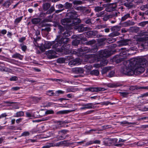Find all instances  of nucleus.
I'll use <instances>...</instances> for the list:
<instances>
[{
    "label": "nucleus",
    "mask_w": 148,
    "mask_h": 148,
    "mask_svg": "<svg viewBox=\"0 0 148 148\" xmlns=\"http://www.w3.org/2000/svg\"><path fill=\"white\" fill-rule=\"evenodd\" d=\"M147 64V61L145 58L138 57L124 61L121 71L127 75L131 76L134 74L136 75L143 73Z\"/></svg>",
    "instance_id": "1"
},
{
    "label": "nucleus",
    "mask_w": 148,
    "mask_h": 148,
    "mask_svg": "<svg viewBox=\"0 0 148 148\" xmlns=\"http://www.w3.org/2000/svg\"><path fill=\"white\" fill-rule=\"evenodd\" d=\"M96 41L94 40L89 41L86 42L87 45H91L92 48L91 49H89L88 47H84L78 49V51L79 52H86L85 53H95L97 51L98 47L99 44L98 43H96Z\"/></svg>",
    "instance_id": "2"
},
{
    "label": "nucleus",
    "mask_w": 148,
    "mask_h": 148,
    "mask_svg": "<svg viewBox=\"0 0 148 148\" xmlns=\"http://www.w3.org/2000/svg\"><path fill=\"white\" fill-rule=\"evenodd\" d=\"M67 16L69 18H65L61 20L62 24L63 25H69L70 23L73 22L74 20L75 19L77 15L76 12L73 11L68 13L67 14Z\"/></svg>",
    "instance_id": "3"
},
{
    "label": "nucleus",
    "mask_w": 148,
    "mask_h": 148,
    "mask_svg": "<svg viewBox=\"0 0 148 148\" xmlns=\"http://www.w3.org/2000/svg\"><path fill=\"white\" fill-rule=\"evenodd\" d=\"M68 132V131L67 130H65L59 131L58 134H60V135L57 136L56 137L57 140L56 141L63 140L69 136L68 135L65 136V135L66 133Z\"/></svg>",
    "instance_id": "4"
},
{
    "label": "nucleus",
    "mask_w": 148,
    "mask_h": 148,
    "mask_svg": "<svg viewBox=\"0 0 148 148\" xmlns=\"http://www.w3.org/2000/svg\"><path fill=\"white\" fill-rule=\"evenodd\" d=\"M111 51L107 50H101L99 52V56L100 57H107L111 55Z\"/></svg>",
    "instance_id": "5"
},
{
    "label": "nucleus",
    "mask_w": 148,
    "mask_h": 148,
    "mask_svg": "<svg viewBox=\"0 0 148 148\" xmlns=\"http://www.w3.org/2000/svg\"><path fill=\"white\" fill-rule=\"evenodd\" d=\"M86 91H89L92 92H97L103 90V88L99 87H90L86 88L85 89Z\"/></svg>",
    "instance_id": "6"
},
{
    "label": "nucleus",
    "mask_w": 148,
    "mask_h": 148,
    "mask_svg": "<svg viewBox=\"0 0 148 148\" xmlns=\"http://www.w3.org/2000/svg\"><path fill=\"white\" fill-rule=\"evenodd\" d=\"M117 5L116 3H114L109 5L106 10L108 12H110L115 10L116 7Z\"/></svg>",
    "instance_id": "7"
},
{
    "label": "nucleus",
    "mask_w": 148,
    "mask_h": 148,
    "mask_svg": "<svg viewBox=\"0 0 148 148\" xmlns=\"http://www.w3.org/2000/svg\"><path fill=\"white\" fill-rule=\"evenodd\" d=\"M83 36L82 35H80L79 36V37H77V38L76 39L72 42V45L74 46H77L79 44L80 41L82 40L83 38Z\"/></svg>",
    "instance_id": "8"
},
{
    "label": "nucleus",
    "mask_w": 148,
    "mask_h": 148,
    "mask_svg": "<svg viewBox=\"0 0 148 148\" xmlns=\"http://www.w3.org/2000/svg\"><path fill=\"white\" fill-rule=\"evenodd\" d=\"M127 2L125 3L124 5L127 7L128 8H131L133 7V5L132 2L134 0H126Z\"/></svg>",
    "instance_id": "9"
},
{
    "label": "nucleus",
    "mask_w": 148,
    "mask_h": 148,
    "mask_svg": "<svg viewBox=\"0 0 148 148\" xmlns=\"http://www.w3.org/2000/svg\"><path fill=\"white\" fill-rule=\"evenodd\" d=\"M111 143L112 145H114V146L119 147H121L122 146V144H116L117 143L118 139L116 138L110 139Z\"/></svg>",
    "instance_id": "10"
},
{
    "label": "nucleus",
    "mask_w": 148,
    "mask_h": 148,
    "mask_svg": "<svg viewBox=\"0 0 148 148\" xmlns=\"http://www.w3.org/2000/svg\"><path fill=\"white\" fill-rule=\"evenodd\" d=\"M54 43V41L51 42H46L44 45V47L46 49H49L51 48V46L53 45Z\"/></svg>",
    "instance_id": "11"
},
{
    "label": "nucleus",
    "mask_w": 148,
    "mask_h": 148,
    "mask_svg": "<svg viewBox=\"0 0 148 148\" xmlns=\"http://www.w3.org/2000/svg\"><path fill=\"white\" fill-rule=\"evenodd\" d=\"M54 43L52 46V48L53 49H56L58 46H60L62 45V41H60L58 39V41H54Z\"/></svg>",
    "instance_id": "12"
},
{
    "label": "nucleus",
    "mask_w": 148,
    "mask_h": 148,
    "mask_svg": "<svg viewBox=\"0 0 148 148\" xmlns=\"http://www.w3.org/2000/svg\"><path fill=\"white\" fill-rule=\"evenodd\" d=\"M83 106H85L87 109L94 108V105L92 103H88L86 104L83 105Z\"/></svg>",
    "instance_id": "13"
},
{
    "label": "nucleus",
    "mask_w": 148,
    "mask_h": 148,
    "mask_svg": "<svg viewBox=\"0 0 148 148\" xmlns=\"http://www.w3.org/2000/svg\"><path fill=\"white\" fill-rule=\"evenodd\" d=\"M79 61L78 59L76 58L74 60H71L69 64L71 65H76L79 63Z\"/></svg>",
    "instance_id": "14"
},
{
    "label": "nucleus",
    "mask_w": 148,
    "mask_h": 148,
    "mask_svg": "<svg viewBox=\"0 0 148 148\" xmlns=\"http://www.w3.org/2000/svg\"><path fill=\"white\" fill-rule=\"evenodd\" d=\"M12 57L13 58H18L20 60H22L23 58V56L18 53L14 54Z\"/></svg>",
    "instance_id": "15"
},
{
    "label": "nucleus",
    "mask_w": 148,
    "mask_h": 148,
    "mask_svg": "<svg viewBox=\"0 0 148 148\" xmlns=\"http://www.w3.org/2000/svg\"><path fill=\"white\" fill-rule=\"evenodd\" d=\"M111 67H107L104 68L102 71V72L103 74L108 73L110 71L111 69Z\"/></svg>",
    "instance_id": "16"
},
{
    "label": "nucleus",
    "mask_w": 148,
    "mask_h": 148,
    "mask_svg": "<svg viewBox=\"0 0 148 148\" xmlns=\"http://www.w3.org/2000/svg\"><path fill=\"white\" fill-rule=\"evenodd\" d=\"M111 142L110 138H107L104 140L103 143L106 145L110 146L112 145Z\"/></svg>",
    "instance_id": "17"
},
{
    "label": "nucleus",
    "mask_w": 148,
    "mask_h": 148,
    "mask_svg": "<svg viewBox=\"0 0 148 148\" xmlns=\"http://www.w3.org/2000/svg\"><path fill=\"white\" fill-rule=\"evenodd\" d=\"M40 21V19L39 18H34L32 20V22L33 24H36L38 23Z\"/></svg>",
    "instance_id": "18"
},
{
    "label": "nucleus",
    "mask_w": 148,
    "mask_h": 148,
    "mask_svg": "<svg viewBox=\"0 0 148 148\" xmlns=\"http://www.w3.org/2000/svg\"><path fill=\"white\" fill-rule=\"evenodd\" d=\"M135 24V23L134 22L129 21L125 22L124 25L125 26H129L131 25H133Z\"/></svg>",
    "instance_id": "19"
},
{
    "label": "nucleus",
    "mask_w": 148,
    "mask_h": 148,
    "mask_svg": "<svg viewBox=\"0 0 148 148\" xmlns=\"http://www.w3.org/2000/svg\"><path fill=\"white\" fill-rule=\"evenodd\" d=\"M12 2V0H9L5 1L4 4V6L6 8H8Z\"/></svg>",
    "instance_id": "20"
},
{
    "label": "nucleus",
    "mask_w": 148,
    "mask_h": 148,
    "mask_svg": "<svg viewBox=\"0 0 148 148\" xmlns=\"http://www.w3.org/2000/svg\"><path fill=\"white\" fill-rule=\"evenodd\" d=\"M130 17V13H127L122 17L121 21H124L126 20L127 18Z\"/></svg>",
    "instance_id": "21"
},
{
    "label": "nucleus",
    "mask_w": 148,
    "mask_h": 148,
    "mask_svg": "<svg viewBox=\"0 0 148 148\" xmlns=\"http://www.w3.org/2000/svg\"><path fill=\"white\" fill-rule=\"evenodd\" d=\"M71 112L70 111L68 110H64L60 111L56 113L57 114H67Z\"/></svg>",
    "instance_id": "22"
},
{
    "label": "nucleus",
    "mask_w": 148,
    "mask_h": 148,
    "mask_svg": "<svg viewBox=\"0 0 148 148\" xmlns=\"http://www.w3.org/2000/svg\"><path fill=\"white\" fill-rule=\"evenodd\" d=\"M90 74L92 75L98 76L99 74V72L97 70H93L90 72Z\"/></svg>",
    "instance_id": "23"
},
{
    "label": "nucleus",
    "mask_w": 148,
    "mask_h": 148,
    "mask_svg": "<svg viewBox=\"0 0 148 148\" xmlns=\"http://www.w3.org/2000/svg\"><path fill=\"white\" fill-rule=\"evenodd\" d=\"M56 51L52 50H49L46 52V54L48 56H51L55 54Z\"/></svg>",
    "instance_id": "24"
},
{
    "label": "nucleus",
    "mask_w": 148,
    "mask_h": 148,
    "mask_svg": "<svg viewBox=\"0 0 148 148\" xmlns=\"http://www.w3.org/2000/svg\"><path fill=\"white\" fill-rule=\"evenodd\" d=\"M51 5L50 4L48 3H46L43 5V9L44 10L46 11L50 7Z\"/></svg>",
    "instance_id": "25"
},
{
    "label": "nucleus",
    "mask_w": 148,
    "mask_h": 148,
    "mask_svg": "<svg viewBox=\"0 0 148 148\" xmlns=\"http://www.w3.org/2000/svg\"><path fill=\"white\" fill-rule=\"evenodd\" d=\"M54 146L53 143H47L46 145L43 146L42 148H49L51 147H54Z\"/></svg>",
    "instance_id": "26"
},
{
    "label": "nucleus",
    "mask_w": 148,
    "mask_h": 148,
    "mask_svg": "<svg viewBox=\"0 0 148 148\" xmlns=\"http://www.w3.org/2000/svg\"><path fill=\"white\" fill-rule=\"evenodd\" d=\"M104 8L103 7L97 6L95 8V10L96 12H99L103 10Z\"/></svg>",
    "instance_id": "27"
},
{
    "label": "nucleus",
    "mask_w": 148,
    "mask_h": 148,
    "mask_svg": "<svg viewBox=\"0 0 148 148\" xmlns=\"http://www.w3.org/2000/svg\"><path fill=\"white\" fill-rule=\"evenodd\" d=\"M24 115V113L23 111H20L17 112L16 114V115L14 116L16 117H19L23 116Z\"/></svg>",
    "instance_id": "28"
},
{
    "label": "nucleus",
    "mask_w": 148,
    "mask_h": 148,
    "mask_svg": "<svg viewBox=\"0 0 148 148\" xmlns=\"http://www.w3.org/2000/svg\"><path fill=\"white\" fill-rule=\"evenodd\" d=\"M22 16H21L15 19L14 21V24L17 25L22 20Z\"/></svg>",
    "instance_id": "29"
},
{
    "label": "nucleus",
    "mask_w": 148,
    "mask_h": 148,
    "mask_svg": "<svg viewBox=\"0 0 148 148\" xmlns=\"http://www.w3.org/2000/svg\"><path fill=\"white\" fill-rule=\"evenodd\" d=\"M46 94L49 96H55V93H54L53 90H49L47 91Z\"/></svg>",
    "instance_id": "30"
},
{
    "label": "nucleus",
    "mask_w": 148,
    "mask_h": 148,
    "mask_svg": "<svg viewBox=\"0 0 148 148\" xmlns=\"http://www.w3.org/2000/svg\"><path fill=\"white\" fill-rule=\"evenodd\" d=\"M55 10L54 7L52 6L50 9L47 11L46 13L47 14H49L52 13Z\"/></svg>",
    "instance_id": "31"
},
{
    "label": "nucleus",
    "mask_w": 148,
    "mask_h": 148,
    "mask_svg": "<svg viewBox=\"0 0 148 148\" xmlns=\"http://www.w3.org/2000/svg\"><path fill=\"white\" fill-rule=\"evenodd\" d=\"M64 93V91L60 90H58L56 91L55 95L58 96H59L60 94H62Z\"/></svg>",
    "instance_id": "32"
},
{
    "label": "nucleus",
    "mask_w": 148,
    "mask_h": 148,
    "mask_svg": "<svg viewBox=\"0 0 148 148\" xmlns=\"http://www.w3.org/2000/svg\"><path fill=\"white\" fill-rule=\"evenodd\" d=\"M108 62V60L106 59H103L100 62L101 66H104L107 64Z\"/></svg>",
    "instance_id": "33"
},
{
    "label": "nucleus",
    "mask_w": 148,
    "mask_h": 148,
    "mask_svg": "<svg viewBox=\"0 0 148 148\" xmlns=\"http://www.w3.org/2000/svg\"><path fill=\"white\" fill-rule=\"evenodd\" d=\"M57 123L58 125L56 128H59L62 127V124H63L64 122L61 121H59L57 122Z\"/></svg>",
    "instance_id": "34"
},
{
    "label": "nucleus",
    "mask_w": 148,
    "mask_h": 148,
    "mask_svg": "<svg viewBox=\"0 0 148 148\" xmlns=\"http://www.w3.org/2000/svg\"><path fill=\"white\" fill-rule=\"evenodd\" d=\"M60 41H62V44H64L65 45L68 41V40L67 38H61L60 40H59Z\"/></svg>",
    "instance_id": "35"
},
{
    "label": "nucleus",
    "mask_w": 148,
    "mask_h": 148,
    "mask_svg": "<svg viewBox=\"0 0 148 148\" xmlns=\"http://www.w3.org/2000/svg\"><path fill=\"white\" fill-rule=\"evenodd\" d=\"M7 31L6 29H3L2 30H0V36H1L6 34Z\"/></svg>",
    "instance_id": "36"
},
{
    "label": "nucleus",
    "mask_w": 148,
    "mask_h": 148,
    "mask_svg": "<svg viewBox=\"0 0 148 148\" xmlns=\"http://www.w3.org/2000/svg\"><path fill=\"white\" fill-rule=\"evenodd\" d=\"M62 145H64L65 146H67L69 145V140H63L61 141Z\"/></svg>",
    "instance_id": "37"
},
{
    "label": "nucleus",
    "mask_w": 148,
    "mask_h": 148,
    "mask_svg": "<svg viewBox=\"0 0 148 148\" xmlns=\"http://www.w3.org/2000/svg\"><path fill=\"white\" fill-rule=\"evenodd\" d=\"M114 72L113 71H109L107 76L109 77H112L114 76Z\"/></svg>",
    "instance_id": "38"
},
{
    "label": "nucleus",
    "mask_w": 148,
    "mask_h": 148,
    "mask_svg": "<svg viewBox=\"0 0 148 148\" xmlns=\"http://www.w3.org/2000/svg\"><path fill=\"white\" fill-rule=\"evenodd\" d=\"M26 116L27 117H35V115L32 113H30L28 112H26Z\"/></svg>",
    "instance_id": "39"
},
{
    "label": "nucleus",
    "mask_w": 148,
    "mask_h": 148,
    "mask_svg": "<svg viewBox=\"0 0 148 148\" xmlns=\"http://www.w3.org/2000/svg\"><path fill=\"white\" fill-rule=\"evenodd\" d=\"M119 93L123 97H127L129 94V93L127 92H120Z\"/></svg>",
    "instance_id": "40"
},
{
    "label": "nucleus",
    "mask_w": 148,
    "mask_h": 148,
    "mask_svg": "<svg viewBox=\"0 0 148 148\" xmlns=\"http://www.w3.org/2000/svg\"><path fill=\"white\" fill-rule=\"evenodd\" d=\"M76 90V89L73 88H71L67 89L66 90V93H68L71 92H73Z\"/></svg>",
    "instance_id": "41"
},
{
    "label": "nucleus",
    "mask_w": 148,
    "mask_h": 148,
    "mask_svg": "<svg viewBox=\"0 0 148 148\" xmlns=\"http://www.w3.org/2000/svg\"><path fill=\"white\" fill-rule=\"evenodd\" d=\"M112 16L110 15H107L105 16L103 18V20L105 21H107L108 19L109 18H112Z\"/></svg>",
    "instance_id": "42"
},
{
    "label": "nucleus",
    "mask_w": 148,
    "mask_h": 148,
    "mask_svg": "<svg viewBox=\"0 0 148 148\" xmlns=\"http://www.w3.org/2000/svg\"><path fill=\"white\" fill-rule=\"evenodd\" d=\"M65 62V60L64 58H60L57 60L58 62L60 63H64Z\"/></svg>",
    "instance_id": "43"
},
{
    "label": "nucleus",
    "mask_w": 148,
    "mask_h": 148,
    "mask_svg": "<svg viewBox=\"0 0 148 148\" xmlns=\"http://www.w3.org/2000/svg\"><path fill=\"white\" fill-rule=\"evenodd\" d=\"M119 32H114L111 33L110 34V35L111 36L114 37L118 36L119 35Z\"/></svg>",
    "instance_id": "44"
},
{
    "label": "nucleus",
    "mask_w": 148,
    "mask_h": 148,
    "mask_svg": "<svg viewBox=\"0 0 148 148\" xmlns=\"http://www.w3.org/2000/svg\"><path fill=\"white\" fill-rule=\"evenodd\" d=\"M18 79L17 77L16 76H13L12 77L10 78V81H16Z\"/></svg>",
    "instance_id": "45"
},
{
    "label": "nucleus",
    "mask_w": 148,
    "mask_h": 148,
    "mask_svg": "<svg viewBox=\"0 0 148 148\" xmlns=\"http://www.w3.org/2000/svg\"><path fill=\"white\" fill-rule=\"evenodd\" d=\"M129 41V40H123L122 42V44L124 45H128V42Z\"/></svg>",
    "instance_id": "46"
},
{
    "label": "nucleus",
    "mask_w": 148,
    "mask_h": 148,
    "mask_svg": "<svg viewBox=\"0 0 148 148\" xmlns=\"http://www.w3.org/2000/svg\"><path fill=\"white\" fill-rule=\"evenodd\" d=\"M73 4L76 5H80L83 2L80 1L76 0L73 2Z\"/></svg>",
    "instance_id": "47"
},
{
    "label": "nucleus",
    "mask_w": 148,
    "mask_h": 148,
    "mask_svg": "<svg viewBox=\"0 0 148 148\" xmlns=\"http://www.w3.org/2000/svg\"><path fill=\"white\" fill-rule=\"evenodd\" d=\"M65 8L66 9L69 8L71 7L72 4L71 3L66 2L65 3Z\"/></svg>",
    "instance_id": "48"
},
{
    "label": "nucleus",
    "mask_w": 148,
    "mask_h": 148,
    "mask_svg": "<svg viewBox=\"0 0 148 148\" xmlns=\"http://www.w3.org/2000/svg\"><path fill=\"white\" fill-rule=\"evenodd\" d=\"M29 133L28 132H25L21 134V136H27L29 135Z\"/></svg>",
    "instance_id": "49"
},
{
    "label": "nucleus",
    "mask_w": 148,
    "mask_h": 148,
    "mask_svg": "<svg viewBox=\"0 0 148 148\" xmlns=\"http://www.w3.org/2000/svg\"><path fill=\"white\" fill-rule=\"evenodd\" d=\"M148 9V4L146 5H143L140 7V9L142 10H144Z\"/></svg>",
    "instance_id": "50"
},
{
    "label": "nucleus",
    "mask_w": 148,
    "mask_h": 148,
    "mask_svg": "<svg viewBox=\"0 0 148 148\" xmlns=\"http://www.w3.org/2000/svg\"><path fill=\"white\" fill-rule=\"evenodd\" d=\"M45 113L47 114H53L54 113V111L52 110H49L46 111Z\"/></svg>",
    "instance_id": "51"
},
{
    "label": "nucleus",
    "mask_w": 148,
    "mask_h": 148,
    "mask_svg": "<svg viewBox=\"0 0 148 148\" xmlns=\"http://www.w3.org/2000/svg\"><path fill=\"white\" fill-rule=\"evenodd\" d=\"M84 30V28L82 26H79L78 28V31L79 32H82Z\"/></svg>",
    "instance_id": "52"
},
{
    "label": "nucleus",
    "mask_w": 148,
    "mask_h": 148,
    "mask_svg": "<svg viewBox=\"0 0 148 148\" xmlns=\"http://www.w3.org/2000/svg\"><path fill=\"white\" fill-rule=\"evenodd\" d=\"M76 71H77L79 73H83L84 72L83 70L81 68H77L76 69Z\"/></svg>",
    "instance_id": "53"
},
{
    "label": "nucleus",
    "mask_w": 148,
    "mask_h": 148,
    "mask_svg": "<svg viewBox=\"0 0 148 148\" xmlns=\"http://www.w3.org/2000/svg\"><path fill=\"white\" fill-rule=\"evenodd\" d=\"M145 143L144 142L141 141H139L137 143V146H142Z\"/></svg>",
    "instance_id": "54"
},
{
    "label": "nucleus",
    "mask_w": 148,
    "mask_h": 148,
    "mask_svg": "<svg viewBox=\"0 0 148 148\" xmlns=\"http://www.w3.org/2000/svg\"><path fill=\"white\" fill-rule=\"evenodd\" d=\"M148 23V21H143L142 22H141L139 23V25L144 26L146 24Z\"/></svg>",
    "instance_id": "55"
},
{
    "label": "nucleus",
    "mask_w": 148,
    "mask_h": 148,
    "mask_svg": "<svg viewBox=\"0 0 148 148\" xmlns=\"http://www.w3.org/2000/svg\"><path fill=\"white\" fill-rule=\"evenodd\" d=\"M71 33L68 31H66L64 33V35L65 36H70Z\"/></svg>",
    "instance_id": "56"
},
{
    "label": "nucleus",
    "mask_w": 148,
    "mask_h": 148,
    "mask_svg": "<svg viewBox=\"0 0 148 148\" xmlns=\"http://www.w3.org/2000/svg\"><path fill=\"white\" fill-rule=\"evenodd\" d=\"M21 48L22 50L23 51H25L27 49V46L26 45H21Z\"/></svg>",
    "instance_id": "57"
},
{
    "label": "nucleus",
    "mask_w": 148,
    "mask_h": 148,
    "mask_svg": "<svg viewBox=\"0 0 148 148\" xmlns=\"http://www.w3.org/2000/svg\"><path fill=\"white\" fill-rule=\"evenodd\" d=\"M51 80L53 81H56L59 82H62L63 81L62 79H51Z\"/></svg>",
    "instance_id": "58"
},
{
    "label": "nucleus",
    "mask_w": 148,
    "mask_h": 148,
    "mask_svg": "<svg viewBox=\"0 0 148 148\" xmlns=\"http://www.w3.org/2000/svg\"><path fill=\"white\" fill-rule=\"evenodd\" d=\"M40 39V38L39 37H38L37 38L36 37V38H34V44L36 46L38 45H36L35 44V43H36L37 41L38 40H39Z\"/></svg>",
    "instance_id": "59"
},
{
    "label": "nucleus",
    "mask_w": 148,
    "mask_h": 148,
    "mask_svg": "<svg viewBox=\"0 0 148 148\" xmlns=\"http://www.w3.org/2000/svg\"><path fill=\"white\" fill-rule=\"evenodd\" d=\"M53 145H55L54 146H62L61 141L57 143L56 144L53 143Z\"/></svg>",
    "instance_id": "60"
},
{
    "label": "nucleus",
    "mask_w": 148,
    "mask_h": 148,
    "mask_svg": "<svg viewBox=\"0 0 148 148\" xmlns=\"http://www.w3.org/2000/svg\"><path fill=\"white\" fill-rule=\"evenodd\" d=\"M93 143V141H90L87 142L85 145V146H86L92 144Z\"/></svg>",
    "instance_id": "61"
},
{
    "label": "nucleus",
    "mask_w": 148,
    "mask_h": 148,
    "mask_svg": "<svg viewBox=\"0 0 148 148\" xmlns=\"http://www.w3.org/2000/svg\"><path fill=\"white\" fill-rule=\"evenodd\" d=\"M105 14L104 11H102L100 12L98 14L99 16H103Z\"/></svg>",
    "instance_id": "62"
},
{
    "label": "nucleus",
    "mask_w": 148,
    "mask_h": 148,
    "mask_svg": "<svg viewBox=\"0 0 148 148\" xmlns=\"http://www.w3.org/2000/svg\"><path fill=\"white\" fill-rule=\"evenodd\" d=\"M26 38L25 37H23L19 39L18 41L20 42H23L25 40Z\"/></svg>",
    "instance_id": "63"
},
{
    "label": "nucleus",
    "mask_w": 148,
    "mask_h": 148,
    "mask_svg": "<svg viewBox=\"0 0 148 148\" xmlns=\"http://www.w3.org/2000/svg\"><path fill=\"white\" fill-rule=\"evenodd\" d=\"M121 27L118 26H116L113 27V29L115 30H120Z\"/></svg>",
    "instance_id": "64"
}]
</instances>
